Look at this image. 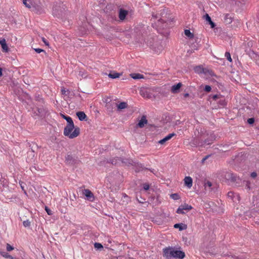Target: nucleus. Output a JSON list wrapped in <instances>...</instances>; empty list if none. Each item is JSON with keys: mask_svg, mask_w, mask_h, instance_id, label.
<instances>
[{"mask_svg": "<svg viewBox=\"0 0 259 259\" xmlns=\"http://www.w3.org/2000/svg\"><path fill=\"white\" fill-rule=\"evenodd\" d=\"M209 24L210 25L211 28H214L215 26V23L211 20L210 22H209Z\"/></svg>", "mask_w": 259, "mask_h": 259, "instance_id": "obj_46", "label": "nucleus"}, {"mask_svg": "<svg viewBox=\"0 0 259 259\" xmlns=\"http://www.w3.org/2000/svg\"><path fill=\"white\" fill-rule=\"evenodd\" d=\"M76 115L80 121L86 120L87 115L83 111H79L76 113Z\"/></svg>", "mask_w": 259, "mask_h": 259, "instance_id": "obj_13", "label": "nucleus"}, {"mask_svg": "<svg viewBox=\"0 0 259 259\" xmlns=\"http://www.w3.org/2000/svg\"><path fill=\"white\" fill-rule=\"evenodd\" d=\"M254 118H248L247 119V122L249 124H252L254 123Z\"/></svg>", "mask_w": 259, "mask_h": 259, "instance_id": "obj_40", "label": "nucleus"}, {"mask_svg": "<svg viewBox=\"0 0 259 259\" xmlns=\"http://www.w3.org/2000/svg\"><path fill=\"white\" fill-rule=\"evenodd\" d=\"M193 208L192 206L187 203L181 204L177 209L176 212L178 214H185Z\"/></svg>", "mask_w": 259, "mask_h": 259, "instance_id": "obj_5", "label": "nucleus"}, {"mask_svg": "<svg viewBox=\"0 0 259 259\" xmlns=\"http://www.w3.org/2000/svg\"><path fill=\"white\" fill-rule=\"evenodd\" d=\"M194 71L198 74H202L204 72V69L200 66H196L194 68Z\"/></svg>", "mask_w": 259, "mask_h": 259, "instance_id": "obj_20", "label": "nucleus"}, {"mask_svg": "<svg viewBox=\"0 0 259 259\" xmlns=\"http://www.w3.org/2000/svg\"><path fill=\"white\" fill-rule=\"evenodd\" d=\"M147 120L145 116H143L140 120L139 121L138 125L140 127H143L144 125L147 124Z\"/></svg>", "mask_w": 259, "mask_h": 259, "instance_id": "obj_17", "label": "nucleus"}, {"mask_svg": "<svg viewBox=\"0 0 259 259\" xmlns=\"http://www.w3.org/2000/svg\"><path fill=\"white\" fill-rule=\"evenodd\" d=\"M224 256H232V257L233 258H238V257H237L235 255H234V256H233V255H232L231 254V253H226V254H224Z\"/></svg>", "mask_w": 259, "mask_h": 259, "instance_id": "obj_42", "label": "nucleus"}, {"mask_svg": "<svg viewBox=\"0 0 259 259\" xmlns=\"http://www.w3.org/2000/svg\"><path fill=\"white\" fill-rule=\"evenodd\" d=\"M165 14L164 10L160 11V13L152 14V18L154 19H157V23L156 25L159 28V29H164L166 26V23L164 22L161 18L163 17V15Z\"/></svg>", "mask_w": 259, "mask_h": 259, "instance_id": "obj_3", "label": "nucleus"}, {"mask_svg": "<svg viewBox=\"0 0 259 259\" xmlns=\"http://www.w3.org/2000/svg\"><path fill=\"white\" fill-rule=\"evenodd\" d=\"M250 176L252 178H255L257 176V174L256 172H252L250 174Z\"/></svg>", "mask_w": 259, "mask_h": 259, "instance_id": "obj_45", "label": "nucleus"}, {"mask_svg": "<svg viewBox=\"0 0 259 259\" xmlns=\"http://www.w3.org/2000/svg\"><path fill=\"white\" fill-rule=\"evenodd\" d=\"M94 247L97 249V250H101L103 248V245L100 243H95L94 244Z\"/></svg>", "mask_w": 259, "mask_h": 259, "instance_id": "obj_28", "label": "nucleus"}, {"mask_svg": "<svg viewBox=\"0 0 259 259\" xmlns=\"http://www.w3.org/2000/svg\"><path fill=\"white\" fill-rule=\"evenodd\" d=\"M0 254L2 256H3L4 257L6 258H9V259H14V258L10 255L8 253L6 252H1Z\"/></svg>", "mask_w": 259, "mask_h": 259, "instance_id": "obj_24", "label": "nucleus"}, {"mask_svg": "<svg viewBox=\"0 0 259 259\" xmlns=\"http://www.w3.org/2000/svg\"><path fill=\"white\" fill-rule=\"evenodd\" d=\"M59 8H60V7L55 6V7H53V14L54 15H56L57 17H59L60 15V14L59 12V9H58Z\"/></svg>", "mask_w": 259, "mask_h": 259, "instance_id": "obj_23", "label": "nucleus"}, {"mask_svg": "<svg viewBox=\"0 0 259 259\" xmlns=\"http://www.w3.org/2000/svg\"><path fill=\"white\" fill-rule=\"evenodd\" d=\"M41 39L46 46H49V42L47 40L46 38H45L44 37H42Z\"/></svg>", "mask_w": 259, "mask_h": 259, "instance_id": "obj_43", "label": "nucleus"}, {"mask_svg": "<svg viewBox=\"0 0 259 259\" xmlns=\"http://www.w3.org/2000/svg\"><path fill=\"white\" fill-rule=\"evenodd\" d=\"M2 71H3L2 69L1 68H0V77H1L3 75Z\"/></svg>", "mask_w": 259, "mask_h": 259, "instance_id": "obj_47", "label": "nucleus"}, {"mask_svg": "<svg viewBox=\"0 0 259 259\" xmlns=\"http://www.w3.org/2000/svg\"><path fill=\"white\" fill-rule=\"evenodd\" d=\"M225 179L229 182L234 184L236 186H239L241 182V180L234 174L231 172H227L225 175Z\"/></svg>", "mask_w": 259, "mask_h": 259, "instance_id": "obj_4", "label": "nucleus"}, {"mask_svg": "<svg viewBox=\"0 0 259 259\" xmlns=\"http://www.w3.org/2000/svg\"><path fill=\"white\" fill-rule=\"evenodd\" d=\"M170 198L174 200H178L180 199V196L177 193H174L170 195Z\"/></svg>", "mask_w": 259, "mask_h": 259, "instance_id": "obj_29", "label": "nucleus"}, {"mask_svg": "<svg viewBox=\"0 0 259 259\" xmlns=\"http://www.w3.org/2000/svg\"><path fill=\"white\" fill-rule=\"evenodd\" d=\"M211 88L210 86L206 85H205L204 90L206 92H209L211 91Z\"/></svg>", "mask_w": 259, "mask_h": 259, "instance_id": "obj_37", "label": "nucleus"}, {"mask_svg": "<svg viewBox=\"0 0 259 259\" xmlns=\"http://www.w3.org/2000/svg\"><path fill=\"white\" fill-rule=\"evenodd\" d=\"M206 158H207V157H205V158H204L203 159V160H202V161H204V160H206Z\"/></svg>", "mask_w": 259, "mask_h": 259, "instance_id": "obj_52", "label": "nucleus"}, {"mask_svg": "<svg viewBox=\"0 0 259 259\" xmlns=\"http://www.w3.org/2000/svg\"><path fill=\"white\" fill-rule=\"evenodd\" d=\"M6 249L8 251H10L14 249V247L12 246L10 244L7 243Z\"/></svg>", "mask_w": 259, "mask_h": 259, "instance_id": "obj_35", "label": "nucleus"}, {"mask_svg": "<svg viewBox=\"0 0 259 259\" xmlns=\"http://www.w3.org/2000/svg\"><path fill=\"white\" fill-rule=\"evenodd\" d=\"M163 255L167 259H183L185 256V253L177 248L168 247L163 249Z\"/></svg>", "mask_w": 259, "mask_h": 259, "instance_id": "obj_1", "label": "nucleus"}, {"mask_svg": "<svg viewBox=\"0 0 259 259\" xmlns=\"http://www.w3.org/2000/svg\"><path fill=\"white\" fill-rule=\"evenodd\" d=\"M211 186H212V184L209 181H207V182H206L204 185L205 189H206L207 187H208L210 189L211 188Z\"/></svg>", "mask_w": 259, "mask_h": 259, "instance_id": "obj_32", "label": "nucleus"}, {"mask_svg": "<svg viewBox=\"0 0 259 259\" xmlns=\"http://www.w3.org/2000/svg\"><path fill=\"white\" fill-rule=\"evenodd\" d=\"M27 1L28 0H23L22 1L23 4H24V5H25V6L26 7H27L28 8H30L31 7V5L30 4L27 3Z\"/></svg>", "mask_w": 259, "mask_h": 259, "instance_id": "obj_33", "label": "nucleus"}, {"mask_svg": "<svg viewBox=\"0 0 259 259\" xmlns=\"http://www.w3.org/2000/svg\"><path fill=\"white\" fill-rule=\"evenodd\" d=\"M23 224L24 227H27L30 226V222L28 220H26L24 221Z\"/></svg>", "mask_w": 259, "mask_h": 259, "instance_id": "obj_39", "label": "nucleus"}, {"mask_svg": "<svg viewBox=\"0 0 259 259\" xmlns=\"http://www.w3.org/2000/svg\"><path fill=\"white\" fill-rule=\"evenodd\" d=\"M82 194L87 197L88 200L91 201H93L94 200L93 193L89 189H84L82 191Z\"/></svg>", "mask_w": 259, "mask_h": 259, "instance_id": "obj_7", "label": "nucleus"}, {"mask_svg": "<svg viewBox=\"0 0 259 259\" xmlns=\"http://www.w3.org/2000/svg\"><path fill=\"white\" fill-rule=\"evenodd\" d=\"M175 135L176 134L174 133H171V134H168L165 137H164L162 139L160 140L158 142V143H159L160 144H163L165 142L169 140L172 137H173L174 136H175Z\"/></svg>", "mask_w": 259, "mask_h": 259, "instance_id": "obj_12", "label": "nucleus"}, {"mask_svg": "<svg viewBox=\"0 0 259 259\" xmlns=\"http://www.w3.org/2000/svg\"><path fill=\"white\" fill-rule=\"evenodd\" d=\"M182 86V84L181 82L174 84L171 87V92L172 93H177L179 92L180 89Z\"/></svg>", "mask_w": 259, "mask_h": 259, "instance_id": "obj_11", "label": "nucleus"}, {"mask_svg": "<svg viewBox=\"0 0 259 259\" xmlns=\"http://www.w3.org/2000/svg\"><path fill=\"white\" fill-rule=\"evenodd\" d=\"M140 94L142 97L145 98H150L151 97V95L148 91V90L144 88L141 89L140 90Z\"/></svg>", "mask_w": 259, "mask_h": 259, "instance_id": "obj_9", "label": "nucleus"}, {"mask_svg": "<svg viewBox=\"0 0 259 259\" xmlns=\"http://www.w3.org/2000/svg\"><path fill=\"white\" fill-rule=\"evenodd\" d=\"M34 50L37 53H41L42 52H44V50H42L41 49H39V48L35 49Z\"/></svg>", "mask_w": 259, "mask_h": 259, "instance_id": "obj_44", "label": "nucleus"}, {"mask_svg": "<svg viewBox=\"0 0 259 259\" xmlns=\"http://www.w3.org/2000/svg\"><path fill=\"white\" fill-rule=\"evenodd\" d=\"M45 210L47 212L48 214L51 215L53 214L52 211L47 206H45Z\"/></svg>", "mask_w": 259, "mask_h": 259, "instance_id": "obj_36", "label": "nucleus"}, {"mask_svg": "<svg viewBox=\"0 0 259 259\" xmlns=\"http://www.w3.org/2000/svg\"><path fill=\"white\" fill-rule=\"evenodd\" d=\"M131 76L132 77L135 79H141L143 78V75L142 74H139V73H133L131 74Z\"/></svg>", "mask_w": 259, "mask_h": 259, "instance_id": "obj_21", "label": "nucleus"}, {"mask_svg": "<svg viewBox=\"0 0 259 259\" xmlns=\"http://www.w3.org/2000/svg\"><path fill=\"white\" fill-rule=\"evenodd\" d=\"M137 200L138 201L140 202V203H143V201H141V200H140L138 198H137Z\"/></svg>", "mask_w": 259, "mask_h": 259, "instance_id": "obj_49", "label": "nucleus"}, {"mask_svg": "<svg viewBox=\"0 0 259 259\" xmlns=\"http://www.w3.org/2000/svg\"><path fill=\"white\" fill-rule=\"evenodd\" d=\"M127 14H128L127 11L122 9H120L119 11V18L120 20H121V21L124 20L125 19L126 16H127Z\"/></svg>", "mask_w": 259, "mask_h": 259, "instance_id": "obj_8", "label": "nucleus"}, {"mask_svg": "<svg viewBox=\"0 0 259 259\" xmlns=\"http://www.w3.org/2000/svg\"><path fill=\"white\" fill-rule=\"evenodd\" d=\"M204 17L205 19V20L207 22H210L211 20V18L210 17V16L208 15V14H206L204 16Z\"/></svg>", "mask_w": 259, "mask_h": 259, "instance_id": "obj_38", "label": "nucleus"}, {"mask_svg": "<svg viewBox=\"0 0 259 259\" xmlns=\"http://www.w3.org/2000/svg\"><path fill=\"white\" fill-rule=\"evenodd\" d=\"M0 44L2 46L4 52H7L9 50L8 47L6 44V41L5 39L0 40Z\"/></svg>", "mask_w": 259, "mask_h": 259, "instance_id": "obj_15", "label": "nucleus"}, {"mask_svg": "<svg viewBox=\"0 0 259 259\" xmlns=\"http://www.w3.org/2000/svg\"><path fill=\"white\" fill-rule=\"evenodd\" d=\"M185 34L189 38H193L194 37V35L193 33H192L190 30L189 29H186L185 30Z\"/></svg>", "mask_w": 259, "mask_h": 259, "instance_id": "obj_25", "label": "nucleus"}, {"mask_svg": "<svg viewBox=\"0 0 259 259\" xmlns=\"http://www.w3.org/2000/svg\"><path fill=\"white\" fill-rule=\"evenodd\" d=\"M256 223L259 225V221H257Z\"/></svg>", "mask_w": 259, "mask_h": 259, "instance_id": "obj_53", "label": "nucleus"}, {"mask_svg": "<svg viewBox=\"0 0 259 259\" xmlns=\"http://www.w3.org/2000/svg\"><path fill=\"white\" fill-rule=\"evenodd\" d=\"M188 96H189V94L188 93H186V94H185V97H187Z\"/></svg>", "mask_w": 259, "mask_h": 259, "instance_id": "obj_50", "label": "nucleus"}, {"mask_svg": "<svg viewBox=\"0 0 259 259\" xmlns=\"http://www.w3.org/2000/svg\"><path fill=\"white\" fill-rule=\"evenodd\" d=\"M245 188L249 191L251 189L250 183L249 181H246L245 184Z\"/></svg>", "mask_w": 259, "mask_h": 259, "instance_id": "obj_34", "label": "nucleus"}, {"mask_svg": "<svg viewBox=\"0 0 259 259\" xmlns=\"http://www.w3.org/2000/svg\"><path fill=\"white\" fill-rule=\"evenodd\" d=\"M225 20L226 22L228 24H230L232 22V18L228 14L225 15Z\"/></svg>", "mask_w": 259, "mask_h": 259, "instance_id": "obj_26", "label": "nucleus"}, {"mask_svg": "<svg viewBox=\"0 0 259 259\" xmlns=\"http://www.w3.org/2000/svg\"><path fill=\"white\" fill-rule=\"evenodd\" d=\"M206 158H207V157H205V158H204L203 159V160H202V161H204V160H206Z\"/></svg>", "mask_w": 259, "mask_h": 259, "instance_id": "obj_51", "label": "nucleus"}, {"mask_svg": "<svg viewBox=\"0 0 259 259\" xmlns=\"http://www.w3.org/2000/svg\"><path fill=\"white\" fill-rule=\"evenodd\" d=\"M38 112L40 116H45L46 114V111L44 109L39 108L38 109Z\"/></svg>", "mask_w": 259, "mask_h": 259, "instance_id": "obj_30", "label": "nucleus"}, {"mask_svg": "<svg viewBox=\"0 0 259 259\" xmlns=\"http://www.w3.org/2000/svg\"><path fill=\"white\" fill-rule=\"evenodd\" d=\"M63 134L66 137L73 139L79 135L80 129L78 127H75L74 123L67 124L64 127Z\"/></svg>", "mask_w": 259, "mask_h": 259, "instance_id": "obj_2", "label": "nucleus"}, {"mask_svg": "<svg viewBox=\"0 0 259 259\" xmlns=\"http://www.w3.org/2000/svg\"><path fill=\"white\" fill-rule=\"evenodd\" d=\"M193 180L190 177H186L184 179V183L188 188H191L192 186Z\"/></svg>", "mask_w": 259, "mask_h": 259, "instance_id": "obj_10", "label": "nucleus"}, {"mask_svg": "<svg viewBox=\"0 0 259 259\" xmlns=\"http://www.w3.org/2000/svg\"><path fill=\"white\" fill-rule=\"evenodd\" d=\"M76 159L71 154H67L65 157V162L67 164H74L76 163Z\"/></svg>", "mask_w": 259, "mask_h": 259, "instance_id": "obj_6", "label": "nucleus"}, {"mask_svg": "<svg viewBox=\"0 0 259 259\" xmlns=\"http://www.w3.org/2000/svg\"><path fill=\"white\" fill-rule=\"evenodd\" d=\"M127 104L125 102H121L119 104L117 105V107L118 110H121L125 109L127 107Z\"/></svg>", "mask_w": 259, "mask_h": 259, "instance_id": "obj_22", "label": "nucleus"}, {"mask_svg": "<svg viewBox=\"0 0 259 259\" xmlns=\"http://www.w3.org/2000/svg\"><path fill=\"white\" fill-rule=\"evenodd\" d=\"M217 98H218L217 95H214V96H213V98L214 99H217Z\"/></svg>", "mask_w": 259, "mask_h": 259, "instance_id": "obj_48", "label": "nucleus"}, {"mask_svg": "<svg viewBox=\"0 0 259 259\" xmlns=\"http://www.w3.org/2000/svg\"><path fill=\"white\" fill-rule=\"evenodd\" d=\"M143 188L145 190H148L149 189V185L147 184H144L143 186Z\"/></svg>", "mask_w": 259, "mask_h": 259, "instance_id": "obj_41", "label": "nucleus"}, {"mask_svg": "<svg viewBox=\"0 0 259 259\" xmlns=\"http://www.w3.org/2000/svg\"><path fill=\"white\" fill-rule=\"evenodd\" d=\"M60 115L64 119L67 121V124H71L73 123L72 118L70 116H66L62 113H60Z\"/></svg>", "mask_w": 259, "mask_h": 259, "instance_id": "obj_19", "label": "nucleus"}, {"mask_svg": "<svg viewBox=\"0 0 259 259\" xmlns=\"http://www.w3.org/2000/svg\"><path fill=\"white\" fill-rule=\"evenodd\" d=\"M228 197H230L231 198L232 200H233V201H235L234 199L236 198L237 199L238 201H239L240 200V197L238 195L236 194H234V192H229L228 193Z\"/></svg>", "mask_w": 259, "mask_h": 259, "instance_id": "obj_16", "label": "nucleus"}, {"mask_svg": "<svg viewBox=\"0 0 259 259\" xmlns=\"http://www.w3.org/2000/svg\"><path fill=\"white\" fill-rule=\"evenodd\" d=\"M174 227L175 228H176V229L178 228L180 231L186 230L187 228V225L183 223L176 224L174 225Z\"/></svg>", "mask_w": 259, "mask_h": 259, "instance_id": "obj_14", "label": "nucleus"}, {"mask_svg": "<svg viewBox=\"0 0 259 259\" xmlns=\"http://www.w3.org/2000/svg\"><path fill=\"white\" fill-rule=\"evenodd\" d=\"M120 75H121V74L120 73L115 72H110L108 74V76L110 78H111L113 79L118 78Z\"/></svg>", "mask_w": 259, "mask_h": 259, "instance_id": "obj_18", "label": "nucleus"}, {"mask_svg": "<svg viewBox=\"0 0 259 259\" xmlns=\"http://www.w3.org/2000/svg\"><path fill=\"white\" fill-rule=\"evenodd\" d=\"M225 57H226L227 59L230 62L232 61L230 53L229 52H226L225 54Z\"/></svg>", "mask_w": 259, "mask_h": 259, "instance_id": "obj_31", "label": "nucleus"}, {"mask_svg": "<svg viewBox=\"0 0 259 259\" xmlns=\"http://www.w3.org/2000/svg\"><path fill=\"white\" fill-rule=\"evenodd\" d=\"M61 93L65 96H68L70 93V91L68 90H66L64 88L61 89Z\"/></svg>", "mask_w": 259, "mask_h": 259, "instance_id": "obj_27", "label": "nucleus"}]
</instances>
